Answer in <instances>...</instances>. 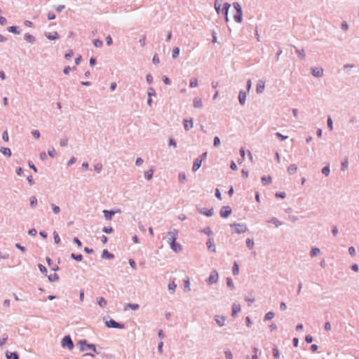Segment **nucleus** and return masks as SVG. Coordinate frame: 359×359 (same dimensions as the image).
Returning <instances> with one entry per match:
<instances>
[{"instance_id": "f257e3e1", "label": "nucleus", "mask_w": 359, "mask_h": 359, "mask_svg": "<svg viewBox=\"0 0 359 359\" xmlns=\"http://www.w3.org/2000/svg\"><path fill=\"white\" fill-rule=\"evenodd\" d=\"M77 345L79 346V350L81 351H85L86 350H92L93 352L98 353L96 350V347L95 344H88L86 340H80Z\"/></svg>"}, {"instance_id": "f03ea898", "label": "nucleus", "mask_w": 359, "mask_h": 359, "mask_svg": "<svg viewBox=\"0 0 359 359\" xmlns=\"http://www.w3.org/2000/svg\"><path fill=\"white\" fill-rule=\"evenodd\" d=\"M233 6L236 11V13L233 16L234 20L236 22H241L243 20V11L241 5L238 2H234Z\"/></svg>"}, {"instance_id": "7ed1b4c3", "label": "nucleus", "mask_w": 359, "mask_h": 359, "mask_svg": "<svg viewBox=\"0 0 359 359\" xmlns=\"http://www.w3.org/2000/svg\"><path fill=\"white\" fill-rule=\"evenodd\" d=\"M230 226L233 228L234 232L238 234L245 233L248 231V227L244 223L232 224Z\"/></svg>"}, {"instance_id": "20e7f679", "label": "nucleus", "mask_w": 359, "mask_h": 359, "mask_svg": "<svg viewBox=\"0 0 359 359\" xmlns=\"http://www.w3.org/2000/svg\"><path fill=\"white\" fill-rule=\"evenodd\" d=\"M61 345L63 348L69 350H72L74 348V343L69 335H66L62 338Z\"/></svg>"}, {"instance_id": "39448f33", "label": "nucleus", "mask_w": 359, "mask_h": 359, "mask_svg": "<svg viewBox=\"0 0 359 359\" xmlns=\"http://www.w3.org/2000/svg\"><path fill=\"white\" fill-rule=\"evenodd\" d=\"M105 325L107 327L123 329L125 327L124 324L118 323L113 319H109L105 321Z\"/></svg>"}, {"instance_id": "423d86ee", "label": "nucleus", "mask_w": 359, "mask_h": 359, "mask_svg": "<svg viewBox=\"0 0 359 359\" xmlns=\"http://www.w3.org/2000/svg\"><path fill=\"white\" fill-rule=\"evenodd\" d=\"M218 280H219L218 273L216 270H213L211 272L208 278L206 280V283L208 285H212V284L217 283Z\"/></svg>"}, {"instance_id": "0eeeda50", "label": "nucleus", "mask_w": 359, "mask_h": 359, "mask_svg": "<svg viewBox=\"0 0 359 359\" xmlns=\"http://www.w3.org/2000/svg\"><path fill=\"white\" fill-rule=\"evenodd\" d=\"M178 238V231L175 229H170L167 234L168 242L175 241Z\"/></svg>"}, {"instance_id": "6e6552de", "label": "nucleus", "mask_w": 359, "mask_h": 359, "mask_svg": "<svg viewBox=\"0 0 359 359\" xmlns=\"http://www.w3.org/2000/svg\"><path fill=\"white\" fill-rule=\"evenodd\" d=\"M230 7H231V4L228 2H226L223 4V7L222 8V11H220L224 15V19L226 22H228L229 21L228 13H229V10Z\"/></svg>"}, {"instance_id": "1a4fd4ad", "label": "nucleus", "mask_w": 359, "mask_h": 359, "mask_svg": "<svg viewBox=\"0 0 359 359\" xmlns=\"http://www.w3.org/2000/svg\"><path fill=\"white\" fill-rule=\"evenodd\" d=\"M220 216L224 218L228 217L231 213V208L229 206H224L220 210Z\"/></svg>"}, {"instance_id": "9d476101", "label": "nucleus", "mask_w": 359, "mask_h": 359, "mask_svg": "<svg viewBox=\"0 0 359 359\" xmlns=\"http://www.w3.org/2000/svg\"><path fill=\"white\" fill-rule=\"evenodd\" d=\"M311 74L315 77L320 78L323 75V69L318 67H312Z\"/></svg>"}, {"instance_id": "9b49d317", "label": "nucleus", "mask_w": 359, "mask_h": 359, "mask_svg": "<svg viewBox=\"0 0 359 359\" xmlns=\"http://www.w3.org/2000/svg\"><path fill=\"white\" fill-rule=\"evenodd\" d=\"M215 320L219 327H222L224 325L226 317L224 316L216 315L215 316Z\"/></svg>"}, {"instance_id": "f8f14e48", "label": "nucleus", "mask_w": 359, "mask_h": 359, "mask_svg": "<svg viewBox=\"0 0 359 359\" xmlns=\"http://www.w3.org/2000/svg\"><path fill=\"white\" fill-rule=\"evenodd\" d=\"M170 248L175 252H178L182 250V246L180 243L172 241L170 243Z\"/></svg>"}, {"instance_id": "ddd939ff", "label": "nucleus", "mask_w": 359, "mask_h": 359, "mask_svg": "<svg viewBox=\"0 0 359 359\" xmlns=\"http://www.w3.org/2000/svg\"><path fill=\"white\" fill-rule=\"evenodd\" d=\"M246 93L244 90H241L238 95V100L240 104L243 106L245 104Z\"/></svg>"}, {"instance_id": "4468645a", "label": "nucleus", "mask_w": 359, "mask_h": 359, "mask_svg": "<svg viewBox=\"0 0 359 359\" xmlns=\"http://www.w3.org/2000/svg\"><path fill=\"white\" fill-rule=\"evenodd\" d=\"M201 163H202V160H200L199 158H196L193 163L192 170L194 172L197 171L201 168Z\"/></svg>"}, {"instance_id": "2eb2a0df", "label": "nucleus", "mask_w": 359, "mask_h": 359, "mask_svg": "<svg viewBox=\"0 0 359 359\" xmlns=\"http://www.w3.org/2000/svg\"><path fill=\"white\" fill-rule=\"evenodd\" d=\"M198 210L201 214L205 215L207 217H211L213 215V208L207 210L203 208H198Z\"/></svg>"}, {"instance_id": "dca6fc26", "label": "nucleus", "mask_w": 359, "mask_h": 359, "mask_svg": "<svg viewBox=\"0 0 359 359\" xmlns=\"http://www.w3.org/2000/svg\"><path fill=\"white\" fill-rule=\"evenodd\" d=\"M193 105L194 108H202L203 102L201 98L196 97L193 100Z\"/></svg>"}, {"instance_id": "f3484780", "label": "nucleus", "mask_w": 359, "mask_h": 359, "mask_svg": "<svg viewBox=\"0 0 359 359\" xmlns=\"http://www.w3.org/2000/svg\"><path fill=\"white\" fill-rule=\"evenodd\" d=\"M104 216L107 220H111L112 217L115 215V212L113 210H103Z\"/></svg>"}, {"instance_id": "a211bd4d", "label": "nucleus", "mask_w": 359, "mask_h": 359, "mask_svg": "<svg viewBox=\"0 0 359 359\" xmlns=\"http://www.w3.org/2000/svg\"><path fill=\"white\" fill-rule=\"evenodd\" d=\"M265 86L264 82L262 81H259L257 84L256 91L257 93H262L264 90Z\"/></svg>"}, {"instance_id": "6ab92c4d", "label": "nucleus", "mask_w": 359, "mask_h": 359, "mask_svg": "<svg viewBox=\"0 0 359 359\" xmlns=\"http://www.w3.org/2000/svg\"><path fill=\"white\" fill-rule=\"evenodd\" d=\"M206 245L208 250H211L213 252H216V248L212 239L209 238L206 243Z\"/></svg>"}, {"instance_id": "aec40b11", "label": "nucleus", "mask_w": 359, "mask_h": 359, "mask_svg": "<svg viewBox=\"0 0 359 359\" xmlns=\"http://www.w3.org/2000/svg\"><path fill=\"white\" fill-rule=\"evenodd\" d=\"M241 311V306L239 304H233L232 306V314L233 317H236L237 313Z\"/></svg>"}, {"instance_id": "412c9836", "label": "nucleus", "mask_w": 359, "mask_h": 359, "mask_svg": "<svg viewBox=\"0 0 359 359\" xmlns=\"http://www.w3.org/2000/svg\"><path fill=\"white\" fill-rule=\"evenodd\" d=\"M6 357L7 359H19L18 354L16 352H6Z\"/></svg>"}, {"instance_id": "4be33fe9", "label": "nucleus", "mask_w": 359, "mask_h": 359, "mask_svg": "<svg viewBox=\"0 0 359 359\" xmlns=\"http://www.w3.org/2000/svg\"><path fill=\"white\" fill-rule=\"evenodd\" d=\"M154 171V168L153 167H151L149 170L145 171L144 173L145 179H147V180H151Z\"/></svg>"}, {"instance_id": "5701e85b", "label": "nucleus", "mask_w": 359, "mask_h": 359, "mask_svg": "<svg viewBox=\"0 0 359 359\" xmlns=\"http://www.w3.org/2000/svg\"><path fill=\"white\" fill-rule=\"evenodd\" d=\"M222 0H215L214 4L215 9L217 14L220 13L222 11L221 6H222Z\"/></svg>"}, {"instance_id": "b1692460", "label": "nucleus", "mask_w": 359, "mask_h": 359, "mask_svg": "<svg viewBox=\"0 0 359 359\" xmlns=\"http://www.w3.org/2000/svg\"><path fill=\"white\" fill-rule=\"evenodd\" d=\"M193 126H194V124H193L192 119L184 121V127L185 130L187 131V130H190L191 128H193Z\"/></svg>"}, {"instance_id": "393cba45", "label": "nucleus", "mask_w": 359, "mask_h": 359, "mask_svg": "<svg viewBox=\"0 0 359 359\" xmlns=\"http://www.w3.org/2000/svg\"><path fill=\"white\" fill-rule=\"evenodd\" d=\"M114 257V255L110 252H108L107 250H104L102 254V259H113Z\"/></svg>"}, {"instance_id": "a878e982", "label": "nucleus", "mask_w": 359, "mask_h": 359, "mask_svg": "<svg viewBox=\"0 0 359 359\" xmlns=\"http://www.w3.org/2000/svg\"><path fill=\"white\" fill-rule=\"evenodd\" d=\"M46 36L49 39V40H55V39H59V34H57V32H54L53 34L52 33H46L45 34Z\"/></svg>"}, {"instance_id": "bb28decb", "label": "nucleus", "mask_w": 359, "mask_h": 359, "mask_svg": "<svg viewBox=\"0 0 359 359\" xmlns=\"http://www.w3.org/2000/svg\"><path fill=\"white\" fill-rule=\"evenodd\" d=\"M24 39L29 43H34L35 42V37L29 33H26L24 36Z\"/></svg>"}, {"instance_id": "cd10ccee", "label": "nucleus", "mask_w": 359, "mask_h": 359, "mask_svg": "<svg viewBox=\"0 0 359 359\" xmlns=\"http://www.w3.org/2000/svg\"><path fill=\"white\" fill-rule=\"evenodd\" d=\"M268 222L273 224L276 227H279L280 226H281L283 224V222L279 221L276 217L271 218L270 219L268 220Z\"/></svg>"}, {"instance_id": "c85d7f7f", "label": "nucleus", "mask_w": 359, "mask_h": 359, "mask_svg": "<svg viewBox=\"0 0 359 359\" xmlns=\"http://www.w3.org/2000/svg\"><path fill=\"white\" fill-rule=\"evenodd\" d=\"M139 308H140V305L139 304L129 303V304H126V306L125 307V310H127L128 309H130L132 310L136 311Z\"/></svg>"}, {"instance_id": "c756f323", "label": "nucleus", "mask_w": 359, "mask_h": 359, "mask_svg": "<svg viewBox=\"0 0 359 359\" xmlns=\"http://www.w3.org/2000/svg\"><path fill=\"white\" fill-rule=\"evenodd\" d=\"M297 170V166L296 164H291L287 168V171H288L289 174H290V175L294 174L296 172Z\"/></svg>"}, {"instance_id": "7c9ffc66", "label": "nucleus", "mask_w": 359, "mask_h": 359, "mask_svg": "<svg viewBox=\"0 0 359 359\" xmlns=\"http://www.w3.org/2000/svg\"><path fill=\"white\" fill-rule=\"evenodd\" d=\"M294 47L295 48V52L298 54V56L301 59H304L306 57L304 50L303 48L302 49L297 48L295 46H294Z\"/></svg>"}, {"instance_id": "2f4dec72", "label": "nucleus", "mask_w": 359, "mask_h": 359, "mask_svg": "<svg viewBox=\"0 0 359 359\" xmlns=\"http://www.w3.org/2000/svg\"><path fill=\"white\" fill-rule=\"evenodd\" d=\"M274 316H275V313L272 311H269L265 314V316L264 317V321L270 320L272 318H273Z\"/></svg>"}, {"instance_id": "473e14b6", "label": "nucleus", "mask_w": 359, "mask_h": 359, "mask_svg": "<svg viewBox=\"0 0 359 359\" xmlns=\"http://www.w3.org/2000/svg\"><path fill=\"white\" fill-rule=\"evenodd\" d=\"M272 179L270 176H264L262 177V182L264 185L271 183Z\"/></svg>"}, {"instance_id": "72a5a7b5", "label": "nucleus", "mask_w": 359, "mask_h": 359, "mask_svg": "<svg viewBox=\"0 0 359 359\" xmlns=\"http://www.w3.org/2000/svg\"><path fill=\"white\" fill-rule=\"evenodd\" d=\"M0 151L5 156H11V149L9 148L1 147Z\"/></svg>"}, {"instance_id": "f704fd0d", "label": "nucleus", "mask_w": 359, "mask_h": 359, "mask_svg": "<svg viewBox=\"0 0 359 359\" xmlns=\"http://www.w3.org/2000/svg\"><path fill=\"white\" fill-rule=\"evenodd\" d=\"M97 304L100 307L104 308L107 305V301L103 297H99L97 298Z\"/></svg>"}, {"instance_id": "c9c22d12", "label": "nucleus", "mask_w": 359, "mask_h": 359, "mask_svg": "<svg viewBox=\"0 0 359 359\" xmlns=\"http://www.w3.org/2000/svg\"><path fill=\"white\" fill-rule=\"evenodd\" d=\"M177 287V284H175V281L172 280L168 284V290L174 293L175 291V289Z\"/></svg>"}, {"instance_id": "e433bc0d", "label": "nucleus", "mask_w": 359, "mask_h": 359, "mask_svg": "<svg viewBox=\"0 0 359 359\" xmlns=\"http://www.w3.org/2000/svg\"><path fill=\"white\" fill-rule=\"evenodd\" d=\"M320 250L318 248H312L310 252L311 257H313L318 255L320 253Z\"/></svg>"}, {"instance_id": "4c0bfd02", "label": "nucleus", "mask_w": 359, "mask_h": 359, "mask_svg": "<svg viewBox=\"0 0 359 359\" xmlns=\"http://www.w3.org/2000/svg\"><path fill=\"white\" fill-rule=\"evenodd\" d=\"M180 53V50L178 47L173 48L172 52V58L176 59L177 57H178Z\"/></svg>"}, {"instance_id": "58836bf2", "label": "nucleus", "mask_w": 359, "mask_h": 359, "mask_svg": "<svg viewBox=\"0 0 359 359\" xmlns=\"http://www.w3.org/2000/svg\"><path fill=\"white\" fill-rule=\"evenodd\" d=\"M71 258L76 260V261H78V262H81L82 259H83V256L81 254H74V253H72L71 254Z\"/></svg>"}, {"instance_id": "ea45409f", "label": "nucleus", "mask_w": 359, "mask_h": 359, "mask_svg": "<svg viewBox=\"0 0 359 359\" xmlns=\"http://www.w3.org/2000/svg\"><path fill=\"white\" fill-rule=\"evenodd\" d=\"M232 273L234 276H237L239 273V266L237 262H234L233 269H232Z\"/></svg>"}, {"instance_id": "a19ab883", "label": "nucleus", "mask_w": 359, "mask_h": 359, "mask_svg": "<svg viewBox=\"0 0 359 359\" xmlns=\"http://www.w3.org/2000/svg\"><path fill=\"white\" fill-rule=\"evenodd\" d=\"M37 205V198L36 196H33L30 198V206L34 208Z\"/></svg>"}, {"instance_id": "79ce46f5", "label": "nucleus", "mask_w": 359, "mask_h": 359, "mask_svg": "<svg viewBox=\"0 0 359 359\" xmlns=\"http://www.w3.org/2000/svg\"><path fill=\"white\" fill-rule=\"evenodd\" d=\"M226 285L231 290H234L235 287L233 283V280L231 278H226Z\"/></svg>"}, {"instance_id": "37998d69", "label": "nucleus", "mask_w": 359, "mask_h": 359, "mask_svg": "<svg viewBox=\"0 0 359 359\" xmlns=\"http://www.w3.org/2000/svg\"><path fill=\"white\" fill-rule=\"evenodd\" d=\"M8 31L9 32H12L16 34H19L20 32L18 30V27L16 26H11L8 28Z\"/></svg>"}, {"instance_id": "c03bdc74", "label": "nucleus", "mask_w": 359, "mask_h": 359, "mask_svg": "<svg viewBox=\"0 0 359 359\" xmlns=\"http://www.w3.org/2000/svg\"><path fill=\"white\" fill-rule=\"evenodd\" d=\"M67 142H68V138L65 136L60 139V145L61 147H66V146H67Z\"/></svg>"}, {"instance_id": "a18cd8bd", "label": "nucleus", "mask_w": 359, "mask_h": 359, "mask_svg": "<svg viewBox=\"0 0 359 359\" xmlns=\"http://www.w3.org/2000/svg\"><path fill=\"white\" fill-rule=\"evenodd\" d=\"M189 86L191 88H196L198 86V80L196 78H193L191 79Z\"/></svg>"}, {"instance_id": "49530a36", "label": "nucleus", "mask_w": 359, "mask_h": 359, "mask_svg": "<svg viewBox=\"0 0 359 359\" xmlns=\"http://www.w3.org/2000/svg\"><path fill=\"white\" fill-rule=\"evenodd\" d=\"M246 245L249 249H252L254 247V241L251 238H247Z\"/></svg>"}, {"instance_id": "de8ad7c7", "label": "nucleus", "mask_w": 359, "mask_h": 359, "mask_svg": "<svg viewBox=\"0 0 359 359\" xmlns=\"http://www.w3.org/2000/svg\"><path fill=\"white\" fill-rule=\"evenodd\" d=\"M8 336L6 334H3L0 337V346H2L4 344H5L7 341Z\"/></svg>"}, {"instance_id": "09e8293b", "label": "nucleus", "mask_w": 359, "mask_h": 359, "mask_svg": "<svg viewBox=\"0 0 359 359\" xmlns=\"http://www.w3.org/2000/svg\"><path fill=\"white\" fill-rule=\"evenodd\" d=\"M330 172V169L329 165H326L322 169V173L325 176H328Z\"/></svg>"}, {"instance_id": "8fccbe9b", "label": "nucleus", "mask_w": 359, "mask_h": 359, "mask_svg": "<svg viewBox=\"0 0 359 359\" xmlns=\"http://www.w3.org/2000/svg\"><path fill=\"white\" fill-rule=\"evenodd\" d=\"M201 232L203 233H205L206 235H208L209 236H212L213 234V233L210 227H206V228L202 229Z\"/></svg>"}, {"instance_id": "3c124183", "label": "nucleus", "mask_w": 359, "mask_h": 359, "mask_svg": "<svg viewBox=\"0 0 359 359\" xmlns=\"http://www.w3.org/2000/svg\"><path fill=\"white\" fill-rule=\"evenodd\" d=\"M187 180V177L184 172H180L179 174V181L182 183L185 182Z\"/></svg>"}, {"instance_id": "603ef678", "label": "nucleus", "mask_w": 359, "mask_h": 359, "mask_svg": "<svg viewBox=\"0 0 359 359\" xmlns=\"http://www.w3.org/2000/svg\"><path fill=\"white\" fill-rule=\"evenodd\" d=\"M93 44L97 48H100L103 45V42L100 39H94L93 40Z\"/></svg>"}, {"instance_id": "864d4df0", "label": "nucleus", "mask_w": 359, "mask_h": 359, "mask_svg": "<svg viewBox=\"0 0 359 359\" xmlns=\"http://www.w3.org/2000/svg\"><path fill=\"white\" fill-rule=\"evenodd\" d=\"M51 208H52L53 212L55 214H58L60 211V207L55 204H51Z\"/></svg>"}, {"instance_id": "5fc2aeb1", "label": "nucleus", "mask_w": 359, "mask_h": 359, "mask_svg": "<svg viewBox=\"0 0 359 359\" xmlns=\"http://www.w3.org/2000/svg\"><path fill=\"white\" fill-rule=\"evenodd\" d=\"M273 355L276 359H279L280 353L277 347L273 348Z\"/></svg>"}, {"instance_id": "6e6d98bb", "label": "nucleus", "mask_w": 359, "mask_h": 359, "mask_svg": "<svg viewBox=\"0 0 359 359\" xmlns=\"http://www.w3.org/2000/svg\"><path fill=\"white\" fill-rule=\"evenodd\" d=\"M102 165L100 163H96L95 165H94V170L95 171H96L97 173H100V171L102 170Z\"/></svg>"}, {"instance_id": "4d7b16f0", "label": "nucleus", "mask_w": 359, "mask_h": 359, "mask_svg": "<svg viewBox=\"0 0 359 359\" xmlns=\"http://www.w3.org/2000/svg\"><path fill=\"white\" fill-rule=\"evenodd\" d=\"M59 279L58 276L56 273H53L48 276V280L51 282L56 281Z\"/></svg>"}, {"instance_id": "13d9d810", "label": "nucleus", "mask_w": 359, "mask_h": 359, "mask_svg": "<svg viewBox=\"0 0 359 359\" xmlns=\"http://www.w3.org/2000/svg\"><path fill=\"white\" fill-rule=\"evenodd\" d=\"M148 97L156 96V92L153 88H149L147 90Z\"/></svg>"}, {"instance_id": "bf43d9fd", "label": "nucleus", "mask_w": 359, "mask_h": 359, "mask_svg": "<svg viewBox=\"0 0 359 359\" xmlns=\"http://www.w3.org/2000/svg\"><path fill=\"white\" fill-rule=\"evenodd\" d=\"M348 160L346 159L344 160L342 163H341V170L342 171H344L347 168H348Z\"/></svg>"}, {"instance_id": "052dcab7", "label": "nucleus", "mask_w": 359, "mask_h": 359, "mask_svg": "<svg viewBox=\"0 0 359 359\" xmlns=\"http://www.w3.org/2000/svg\"><path fill=\"white\" fill-rule=\"evenodd\" d=\"M102 231L106 233H111L114 231V229L111 226H104L103 229H102Z\"/></svg>"}, {"instance_id": "680f3d73", "label": "nucleus", "mask_w": 359, "mask_h": 359, "mask_svg": "<svg viewBox=\"0 0 359 359\" xmlns=\"http://www.w3.org/2000/svg\"><path fill=\"white\" fill-rule=\"evenodd\" d=\"M213 145L215 147H217L220 145V139L219 138V137L216 136L214 137Z\"/></svg>"}, {"instance_id": "e2e57ef3", "label": "nucleus", "mask_w": 359, "mask_h": 359, "mask_svg": "<svg viewBox=\"0 0 359 359\" xmlns=\"http://www.w3.org/2000/svg\"><path fill=\"white\" fill-rule=\"evenodd\" d=\"M53 238H54V242H55V243H57H57H60V237H59L58 233H57L56 231H54V232H53Z\"/></svg>"}, {"instance_id": "0e129e2a", "label": "nucleus", "mask_w": 359, "mask_h": 359, "mask_svg": "<svg viewBox=\"0 0 359 359\" xmlns=\"http://www.w3.org/2000/svg\"><path fill=\"white\" fill-rule=\"evenodd\" d=\"M276 136L278 137V138H280L281 140H285L288 138V136L287 135H282L281 133L277 132L276 133Z\"/></svg>"}, {"instance_id": "69168bd1", "label": "nucleus", "mask_w": 359, "mask_h": 359, "mask_svg": "<svg viewBox=\"0 0 359 359\" xmlns=\"http://www.w3.org/2000/svg\"><path fill=\"white\" fill-rule=\"evenodd\" d=\"M48 154L49 155V156L53 158L55 157V154H56V151L55 150L54 148H52L51 149H49L48 151Z\"/></svg>"}, {"instance_id": "338daca9", "label": "nucleus", "mask_w": 359, "mask_h": 359, "mask_svg": "<svg viewBox=\"0 0 359 359\" xmlns=\"http://www.w3.org/2000/svg\"><path fill=\"white\" fill-rule=\"evenodd\" d=\"M38 266H39V269L40 270V271L42 273H45L46 274L47 273V269H46V268L43 265L39 264L38 265Z\"/></svg>"}, {"instance_id": "774afa93", "label": "nucleus", "mask_w": 359, "mask_h": 359, "mask_svg": "<svg viewBox=\"0 0 359 359\" xmlns=\"http://www.w3.org/2000/svg\"><path fill=\"white\" fill-rule=\"evenodd\" d=\"M225 356L226 359H233V354L230 351H225Z\"/></svg>"}]
</instances>
